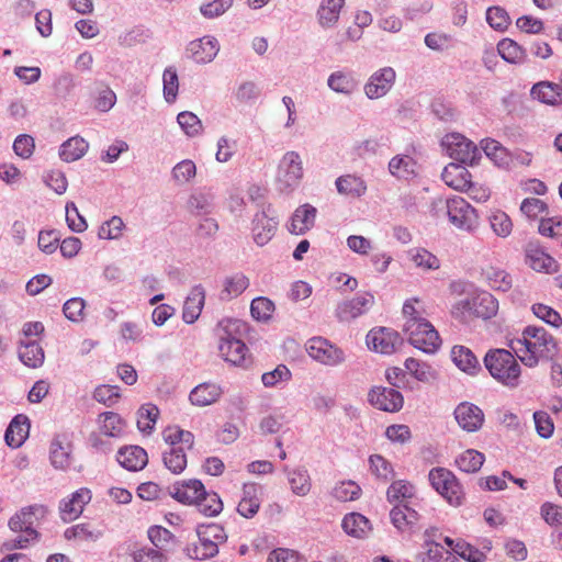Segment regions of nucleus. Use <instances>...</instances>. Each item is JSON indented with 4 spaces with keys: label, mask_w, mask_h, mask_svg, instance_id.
<instances>
[{
    "label": "nucleus",
    "mask_w": 562,
    "mask_h": 562,
    "mask_svg": "<svg viewBox=\"0 0 562 562\" xmlns=\"http://www.w3.org/2000/svg\"><path fill=\"white\" fill-rule=\"evenodd\" d=\"M484 460L483 453L474 449H469L456 459V464L462 472L474 473L482 468Z\"/></svg>",
    "instance_id": "obj_45"
},
{
    "label": "nucleus",
    "mask_w": 562,
    "mask_h": 562,
    "mask_svg": "<svg viewBox=\"0 0 562 562\" xmlns=\"http://www.w3.org/2000/svg\"><path fill=\"white\" fill-rule=\"evenodd\" d=\"M395 80L396 72L392 67L386 66L375 70L364 83L366 97L375 100L386 95L393 88Z\"/></svg>",
    "instance_id": "obj_10"
},
{
    "label": "nucleus",
    "mask_w": 562,
    "mask_h": 562,
    "mask_svg": "<svg viewBox=\"0 0 562 562\" xmlns=\"http://www.w3.org/2000/svg\"><path fill=\"white\" fill-rule=\"evenodd\" d=\"M526 262L538 272L552 273L557 271L555 260L537 247H529L526 250Z\"/></svg>",
    "instance_id": "obj_29"
},
{
    "label": "nucleus",
    "mask_w": 562,
    "mask_h": 562,
    "mask_svg": "<svg viewBox=\"0 0 562 562\" xmlns=\"http://www.w3.org/2000/svg\"><path fill=\"white\" fill-rule=\"evenodd\" d=\"M204 493V485L195 479L177 482L170 487V495L183 504H195Z\"/></svg>",
    "instance_id": "obj_19"
},
{
    "label": "nucleus",
    "mask_w": 562,
    "mask_h": 562,
    "mask_svg": "<svg viewBox=\"0 0 562 562\" xmlns=\"http://www.w3.org/2000/svg\"><path fill=\"white\" fill-rule=\"evenodd\" d=\"M91 501V492L88 488H79L75 493L71 494V497L68 501H63L60 503V516L65 522L72 521L77 519L86 504Z\"/></svg>",
    "instance_id": "obj_18"
},
{
    "label": "nucleus",
    "mask_w": 562,
    "mask_h": 562,
    "mask_svg": "<svg viewBox=\"0 0 562 562\" xmlns=\"http://www.w3.org/2000/svg\"><path fill=\"white\" fill-rule=\"evenodd\" d=\"M171 175L177 183H188L196 175L195 164L190 159L181 160L173 167Z\"/></svg>",
    "instance_id": "obj_59"
},
{
    "label": "nucleus",
    "mask_w": 562,
    "mask_h": 562,
    "mask_svg": "<svg viewBox=\"0 0 562 562\" xmlns=\"http://www.w3.org/2000/svg\"><path fill=\"white\" fill-rule=\"evenodd\" d=\"M198 542L186 548V553L190 559L206 560L218 553V548L212 541L204 540L202 537H198Z\"/></svg>",
    "instance_id": "obj_47"
},
{
    "label": "nucleus",
    "mask_w": 562,
    "mask_h": 562,
    "mask_svg": "<svg viewBox=\"0 0 562 562\" xmlns=\"http://www.w3.org/2000/svg\"><path fill=\"white\" fill-rule=\"evenodd\" d=\"M306 350L311 358L329 367L339 366L346 359L345 352L340 348L323 337L311 338Z\"/></svg>",
    "instance_id": "obj_9"
},
{
    "label": "nucleus",
    "mask_w": 562,
    "mask_h": 562,
    "mask_svg": "<svg viewBox=\"0 0 562 562\" xmlns=\"http://www.w3.org/2000/svg\"><path fill=\"white\" fill-rule=\"evenodd\" d=\"M415 495V487L408 481L397 480L387 487L386 498L390 503L407 504V499Z\"/></svg>",
    "instance_id": "obj_42"
},
{
    "label": "nucleus",
    "mask_w": 562,
    "mask_h": 562,
    "mask_svg": "<svg viewBox=\"0 0 562 562\" xmlns=\"http://www.w3.org/2000/svg\"><path fill=\"white\" fill-rule=\"evenodd\" d=\"M374 304L371 293L359 294L337 305L336 316L340 322H349L367 313Z\"/></svg>",
    "instance_id": "obj_14"
},
{
    "label": "nucleus",
    "mask_w": 562,
    "mask_h": 562,
    "mask_svg": "<svg viewBox=\"0 0 562 562\" xmlns=\"http://www.w3.org/2000/svg\"><path fill=\"white\" fill-rule=\"evenodd\" d=\"M372 406L384 412H398L404 404V397L397 390L385 386H373L368 393Z\"/></svg>",
    "instance_id": "obj_12"
},
{
    "label": "nucleus",
    "mask_w": 562,
    "mask_h": 562,
    "mask_svg": "<svg viewBox=\"0 0 562 562\" xmlns=\"http://www.w3.org/2000/svg\"><path fill=\"white\" fill-rule=\"evenodd\" d=\"M120 396L119 386L115 385H99L93 392V398L108 407L113 406Z\"/></svg>",
    "instance_id": "obj_63"
},
{
    "label": "nucleus",
    "mask_w": 562,
    "mask_h": 562,
    "mask_svg": "<svg viewBox=\"0 0 562 562\" xmlns=\"http://www.w3.org/2000/svg\"><path fill=\"white\" fill-rule=\"evenodd\" d=\"M443 144L447 146L450 157L462 165H473L480 155L474 143L460 134L447 136Z\"/></svg>",
    "instance_id": "obj_11"
},
{
    "label": "nucleus",
    "mask_w": 562,
    "mask_h": 562,
    "mask_svg": "<svg viewBox=\"0 0 562 562\" xmlns=\"http://www.w3.org/2000/svg\"><path fill=\"white\" fill-rule=\"evenodd\" d=\"M220 50L218 41L212 36L192 41L188 46L190 57L198 64L211 63Z\"/></svg>",
    "instance_id": "obj_17"
},
{
    "label": "nucleus",
    "mask_w": 562,
    "mask_h": 562,
    "mask_svg": "<svg viewBox=\"0 0 562 562\" xmlns=\"http://www.w3.org/2000/svg\"><path fill=\"white\" fill-rule=\"evenodd\" d=\"M361 488L353 481L340 482L333 490V495L340 502L355 501L360 496Z\"/></svg>",
    "instance_id": "obj_60"
},
{
    "label": "nucleus",
    "mask_w": 562,
    "mask_h": 562,
    "mask_svg": "<svg viewBox=\"0 0 562 562\" xmlns=\"http://www.w3.org/2000/svg\"><path fill=\"white\" fill-rule=\"evenodd\" d=\"M561 90L562 87L559 85H554L549 81H541L533 85L530 93L533 99L546 104L554 105L562 101Z\"/></svg>",
    "instance_id": "obj_32"
},
{
    "label": "nucleus",
    "mask_w": 562,
    "mask_h": 562,
    "mask_svg": "<svg viewBox=\"0 0 562 562\" xmlns=\"http://www.w3.org/2000/svg\"><path fill=\"white\" fill-rule=\"evenodd\" d=\"M415 160L409 156H395L389 162L390 172L398 179H408L415 175Z\"/></svg>",
    "instance_id": "obj_44"
},
{
    "label": "nucleus",
    "mask_w": 562,
    "mask_h": 562,
    "mask_svg": "<svg viewBox=\"0 0 562 562\" xmlns=\"http://www.w3.org/2000/svg\"><path fill=\"white\" fill-rule=\"evenodd\" d=\"M344 5L345 0H322L316 11L319 26L325 30L335 27Z\"/></svg>",
    "instance_id": "obj_23"
},
{
    "label": "nucleus",
    "mask_w": 562,
    "mask_h": 562,
    "mask_svg": "<svg viewBox=\"0 0 562 562\" xmlns=\"http://www.w3.org/2000/svg\"><path fill=\"white\" fill-rule=\"evenodd\" d=\"M453 414L458 425L468 432L477 431L483 426L484 413L472 403H460Z\"/></svg>",
    "instance_id": "obj_16"
},
{
    "label": "nucleus",
    "mask_w": 562,
    "mask_h": 562,
    "mask_svg": "<svg viewBox=\"0 0 562 562\" xmlns=\"http://www.w3.org/2000/svg\"><path fill=\"white\" fill-rule=\"evenodd\" d=\"M18 353L19 359L30 368L41 367L45 358L43 348L35 340L21 342Z\"/></svg>",
    "instance_id": "obj_34"
},
{
    "label": "nucleus",
    "mask_w": 562,
    "mask_h": 562,
    "mask_svg": "<svg viewBox=\"0 0 562 562\" xmlns=\"http://www.w3.org/2000/svg\"><path fill=\"white\" fill-rule=\"evenodd\" d=\"M497 311L498 301L491 293L482 291L458 301L452 307V315L462 322H469L474 317L490 319Z\"/></svg>",
    "instance_id": "obj_4"
},
{
    "label": "nucleus",
    "mask_w": 562,
    "mask_h": 562,
    "mask_svg": "<svg viewBox=\"0 0 562 562\" xmlns=\"http://www.w3.org/2000/svg\"><path fill=\"white\" fill-rule=\"evenodd\" d=\"M148 538L156 547V550L164 552L165 554L173 550L177 543L175 536L161 526L150 527L148 529Z\"/></svg>",
    "instance_id": "obj_38"
},
{
    "label": "nucleus",
    "mask_w": 562,
    "mask_h": 562,
    "mask_svg": "<svg viewBox=\"0 0 562 562\" xmlns=\"http://www.w3.org/2000/svg\"><path fill=\"white\" fill-rule=\"evenodd\" d=\"M164 440L170 445V447H186L192 449L194 443V436L188 430L181 429L179 426H168L162 431Z\"/></svg>",
    "instance_id": "obj_40"
},
{
    "label": "nucleus",
    "mask_w": 562,
    "mask_h": 562,
    "mask_svg": "<svg viewBox=\"0 0 562 562\" xmlns=\"http://www.w3.org/2000/svg\"><path fill=\"white\" fill-rule=\"evenodd\" d=\"M501 57L510 64H521L526 59V50L510 38H503L497 44Z\"/></svg>",
    "instance_id": "obj_41"
},
{
    "label": "nucleus",
    "mask_w": 562,
    "mask_h": 562,
    "mask_svg": "<svg viewBox=\"0 0 562 562\" xmlns=\"http://www.w3.org/2000/svg\"><path fill=\"white\" fill-rule=\"evenodd\" d=\"M278 221L270 214V206L267 210L256 213L252 220V238L258 246L267 245L276 234Z\"/></svg>",
    "instance_id": "obj_15"
},
{
    "label": "nucleus",
    "mask_w": 562,
    "mask_h": 562,
    "mask_svg": "<svg viewBox=\"0 0 562 562\" xmlns=\"http://www.w3.org/2000/svg\"><path fill=\"white\" fill-rule=\"evenodd\" d=\"M88 149V143L79 136L71 137L60 146L59 156L64 161L71 162L81 158Z\"/></svg>",
    "instance_id": "obj_39"
},
{
    "label": "nucleus",
    "mask_w": 562,
    "mask_h": 562,
    "mask_svg": "<svg viewBox=\"0 0 562 562\" xmlns=\"http://www.w3.org/2000/svg\"><path fill=\"white\" fill-rule=\"evenodd\" d=\"M116 459L117 462L128 471L143 470L148 462L146 450L139 446L121 448L117 452Z\"/></svg>",
    "instance_id": "obj_24"
},
{
    "label": "nucleus",
    "mask_w": 562,
    "mask_h": 562,
    "mask_svg": "<svg viewBox=\"0 0 562 562\" xmlns=\"http://www.w3.org/2000/svg\"><path fill=\"white\" fill-rule=\"evenodd\" d=\"M244 324L238 319L224 318L215 327L221 357L233 366H244L248 348L241 340Z\"/></svg>",
    "instance_id": "obj_1"
},
{
    "label": "nucleus",
    "mask_w": 562,
    "mask_h": 562,
    "mask_svg": "<svg viewBox=\"0 0 562 562\" xmlns=\"http://www.w3.org/2000/svg\"><path fill=\"white\" fill-rule=\"evenodd\" d=\"M86 301L82 297H71L63 306V313L69 321L79 323L83 319Z\"/></svg>",
    "instance_id": "obj_61"
},
{
    "label": "nucleus",
    "mask_w": 562,
    "mask_h": 562,
    "mask_svg": "<svg viewBox=\"0 0 562 562\" xmlns=\"http://www.w3.org/2000/svg\"><path fill=\"white\" fill-rule=\"evenodd\" d=\"M367 344L376 352L391 355L402 345V338L397 331L391 328L380 327L369 331L367 335Z\"/></svg>",
    "instance_id": "obj_13"
},
{
    "label": "nucleus",
    "mask_w": 562,
    "mask_h": 562,
    "mask_svg": "<svg viewBox=\"0 0 562 562\" xmlns=\"http://www.w3.org/2000/svg\"><path fill=\"white\" fill-rule=\"evenodd\" d=\"M405 368L411 374L422 382H429L435 378V371L425 362H420L415 358L405 360Z\"/></svg>",
    "instance_id": "obj_54"
},
{
    "label": "nucleus",
    "mask_w": 562,
    "mask_h": 562,
    "mask_svg": "<svg viewBox=\"0 0 562 562\" xmlns=\"http://www.w3.org/2000/svg\"><path fill=\"white\" fill-rule=\"evenodd\" d=\"M304 176L303 161L297 151H286L279 161L276 182L281 192L295 190Z\"/></svg>",
    "instance_id": "obj_6"
},
{
    "label": "nucleus",
    "mask_w": 562,
    "mask_h": 562,
    "mask_svg": "<svg viewBox=\"0 0 562 562\" xmlns=\"http://www.w3.org/2000/svg\"><path fill=\"white\" fill-rule=\"evenodd\" d=\"M101 432L109 437H119L124 430V422L114 412H104L99 415Z\"/></svg>",
    "instance_id": "obj_43"
},
{
    "label": "nucleus",
    "mask_w": 562,
    "mask_h": 562,
    "mask_svg": "<svg viewBox=\"0 0 562 562\" xmlns=\"http://www.w3.org/2000/svg\"><path fill=\"white\" fill-rule=\"evenodd\" d=\"M289 483L294 494L305 496L311 490V479L307 470L295 469L289 473Z\"/></svg>",
    "instance_id": "obj_51"
},
{
    "label": "nucleus",
    "mask_w": 562,
    "mask_h": 562,
    "mask_svg": "<svg viewBox=\"0 0 562 562\" xmlns=\"http://www.w3.org/2000/svg\"><path fill=\"white\" fill-rule=\"evenodd\" d=\"M453 552L468 562H484L485 554L463 540L456 542Z\"/></svg>",
    "instance_id": "obj_64"
},
{
    "label": "nucleus",
    "mask_w": 562,
    "mask_h": 562,
    "mask_svg": "<svg viewBox=\"0 0 562 562\" xmlns=\"http://www.w3.org/2000/svg\"><path fill=\"white\" fill-rule=\"evenodd\" d=\"M404 331L409 344L426 353L435 352L441 344L438 331L423 317L406 319Z\"/></svg>",
    "instance_id": "obj_5"
},
{
    "label": "nucleus",
    "mask_w": 562,
    "mask_h": 562,
    "mask_svg": "<svg viewBox=\"0 0 562 562\" xmlns=\"http://www.w3.org/2000/svg\"><path fill=\"white\" fill-rule=\"evenodd\" d=\"M200 513L207 517L217 516L223 510V502L214 492H206L195 503Z\"/></svg>",
    "instance_id": "obj_48"
},
{
    "label": "nucleus",
    "mask_w": 562,
    "mask_h": 562,
    "mask_svg": "<svg viewBox=\"0 0 562 562\" xmlns=\"http://www.w3.org/2000/svg\"><path fill=\"white\" fill-rule=\"evenodd\" d=\"M317 210L311 204L300 205L291 217L289 231L295 235H303L315 224Z\"/></svg>",
    "instance_id": "obj_22"
},
{
    "label": "nucleus",
    "mask_w": 562,
    "mask_h": 562,
    "mask_svg": "<svg viewBox=\"0 0 562 562\" xmlns=\"http://www.w3.org/2000/svg\"><path fill=\"white\" fill-rule=\"evenodd\" d=\"M428 477L431 486L451 505H461L464 493L452 472L443 468H435L429 472Z\"/></svg>",
    "instance_id": "obj_8"
},
{
    "label": "nucleus",
    "mask_w": 562,
    "mask_h": 562,
    "mask_svg": "<svg viewBox=\"0 0 562 562\" xmlns=\"http://www.w3.org/2000/svg\"><path fill=\"white\" fill-rule=\"evenodd\" d=\"M259 508L258 487L255 484H245L237 512L245 518H251L258 513Z\"/></svg>",
    "instance_id": "obj_30"
},
{
    "label": "nucleus",
    "mask_w": 562,
    "mask_h": 562,
    "mask_svg": "<svg viewBox=\"0 0 562 562\" xmlns=\"http://www.w3.org/2000/svg\"><path fill=\"white\" fill-rule=\"evenodd\" d=\"M205 301V291L202 285H195L187 296L182 311V319L193 324L200 316Z\"/></svg>",
    "instance_id": "obj_27"
},
{
    "label": "nucleus",
    "mask_w": 562,
    "mask_h": 562,
    "mask_svg": "<svg viewBox=\"0 0 562 562\" xmlns=\"http://www.w3.org/2000/svg\"><path fill=\"white\" fill-rule=\"evenodd\" d=\"M30 427L31 424L27 416L19 414L13 417L4 434L7 445L11 448L21 447L29 437Z\"/></svg>",
    "instance_id": "obj_21"
},
{
    "label": "nucleus",
    "mask_w": 562,
    "mask_h": 562,
    "mask_svg": "<svg viewBox=\"0 0 562 562\" xmlns=\"http://www.w3.org/2000/svg\"><path fill=\"white\" fill-rule=\"evenodd\" d=\"M125 224L120 216H112L109 221L104 222L98 232L101 239H119L122 236Z\"/></svg>",
    "instance_id": "obj_57"
},
{
    "label": "nucleus",
    "mask_w": 562,
    "mask_h": 562,
    "mask_svg": "<svg viewBox=\"0 0 562 562\" xmlns=\"http://www.w3.org/2000/svg\"><path fill=\"white\" fill-rule=\"evenodd\" d=\"M441 178L454 190L464 191L472 188L471 175L464 166L459 164H449L445 167Z\"/></svg>",
    "instance_id": "obj_25"
},
{
    "label": "nucleus",
    "mask_w": 562,
    "mask_h": 562,
    "mask_svg": "<svg viewBox=\"0 0 562 562\" xmlns=\"http://www.w3.org/2000/svg\"><path fill=\"white\" fill-rule=\"evenodd\" d=\"M177 122L182 131L190 137H194L202 132L201 120L192 112L184 111L178 114Z\"/></svg>",
    "instance_id": "obj_56"
},
{
    "label": "nucleus",
    "mask_w": 562,
    "mask_h": 562,
    "mask_svg": "<svg viewBox=\"0 0 562 562\" xmlns=\"http://www.w3.org/2000/svg\"><path fill=\"white\" fill-rule=\"evenodd\" d=\"M223 394L222 387L216 383L205 382L196 385L190 393L189 400L195 406H209L216 403Z\"/></svg>",
    "instance_id": "obj_26"
},
{
    "label": "nucleus",
    "mask_w": 562,
    "mask_h": 562,
    "mask_svg": "<svg viewBox=\"0 0 562 562\" xmlns=\"http://www.w3.org/2000/svg\"><path fill=\"white\" fill-rule=\"evenodd\" d=\"M484 366L503 385L515 389L520 384L521 368L509 350H490L484 357Z\"/></svg>",
    "instance_id": "obj_3"
},
{
    "label": "nucleus",
    "mask_w": 562,
    "mask_h": 562,
    "mask_svg": "<svg viewBox=\"0 0 562 562\" xmlns=\"http://www.w3.org/2000/svg\"><path fill=\"white\" fill-rule=\"evenodd\" d=\"M488 222L492 231L498 237L505 238L510 235L513 231V223L510 217L503 211H495L488 216Z\"/></svg>",
    "instance_id": "obj_52"
},
{
    "label": "nucleus",
    "mask_w": 562,
    "mask_h": 562,
    "mask_svg": "<svg viewBox=\"0 0 562 562\" xmlns=\"http://www.w3.org/2000/svg\"><path fill=\"white\" fill-rule=\"evenodd\" d=\"M40 510H43V507L36 505L21 509L20 513L15 514L9 520L10 529L15 532H23L31 538H37L38 533L33 527L36 521L35 514Z\"/></svg>",
    "instance_id": "obj_20"
},
{
    "label": "nucleus",
    "mask_w": 562,
    "mask_h": 562,
    "mask_svg": "<svg viewBox=\"0 0 562 562\" xmlns=\"http://www.w3.org/2000/svg\"><path fill=\"white\" fill-rule=\"evenodd\" d=\"M454 364L469 374H474L481 367L475 355L464 346H454L451 350Z\"/></svg>",
    "instance_id": "obj_31"
},
{
    "label": "nucleus",
    "mask_w": 562,
    "mask_h": 562,
    "mask_svg": "<svg viewBox=\"0 0 562 562\" xmlns=\"http://www.w3.org/2000/svg\"><path fill=\"white\" fill-rule=\"evenodd\" d=\"M249 285L248 278L238 272L233 276L225 278L223 282V290L221 291L220 297L223 301H229L239 296Z\"/></svg>",
    "instance_id": "obj_35"
},
{
    "label": "nucleus",
    "mask_w": 562,
    "mask_h": 562,
    "mask_svg": "<svg viewBox=\"0 0 562 562\" xmlns=\"http://www.w3.org/2000/svg\"><path fill=\"white\" fill-rule=\"evenodd\" d=\"M488 284L494 290L506 292L513 285V278L505 270L490 267L484 272Z\"/></svg>",
    "instance_id": "obj_50"
},
{
    "label": "nucleus",
    "mask_w": 562,
    "mask_h": 562,
    "mask_svg": "<svg viewBox=\"0 0 562 562\" xmlns=\"http://www.w3.org/2000/svg\"><path fill=\"white\" fill-rule=\"evenodd\" d=\"M186 447H170L164 452L162 461L165 467L175 474H180L187 467Z\"/></svg>",
    "instance_id": "obj_46"
},
{
    "label": "nucleus",
    "mask_w": 562,
    "mask_h": 562,
    "mask_svg": "<svg viewBox=\"0 0 562 562\" xmlns=\"http://www.w3.org/2000/svg\"><path fill=\"white\" fill-rule=\"evenodd\" d=\"M408 257L416 267L425 270H437L440 267L439 259L425 248L411 249Z\"/></svg>",
    "instance_id": "obj_49"
},
{
    "label": "nucleus",
    "mask_w": 562,
    "mask_h": 562,
    "mask_svg": "<svg viewBox=\"0 0 562 562\" xmlns=\"http://www.w3.org/2000/svg\"><path fill=\"white\" fill-rule=\"evenodd\" d=\"M336 188L340 194L353 198L362 196L367 191L366 182L355 175H344L336 179Z\"/></svg>",
    "instance_id": "obj_33"
},
{
    "label": "nucleus",
    "mask_w": 562,
    "mask_h": 562,
    "mask_svg": "<svg viewBox=\"0 0 562 562\" xmlns=\"http://www.w3.org/2000/svg\"><path fill=\"white\" fill-rule=\"evenodd\" d=\"M447 214L450 223L458 229L472 233L479 227L475 209L461 196L447 200Z\"/></svg>",
    "instance_id": "obj_7"
},
{
    "label": "nucleus",
    "mask_w": 562,
    "mask_h": 562,
    "mask_svg": "<svg viewBox=\"0 0 562 562\" xmlns=\"http://www.w3.org/2000/svg\"><path fill=\"white\" fill-rule=\"evenodd\" d=\"M164 97L168 103H172L178 94L179 81L178 75L173 67L165 69L162 75Z\"/></svg>",
    "instance_id": "obj_58"
},
{
    "label": "nucleus",
    "mask_w": 562,
    "mask_h": 562,
    "mask_svg": "<svg viewBox=\"0 0 562 562\" xmlns=\"http://www.w3.org/2000/svg\"><path fill=\"white\" fill-rule=\"evenodd\" d=\"M370 470L376 479L389 481L394 477L392 464L381 454H372L369 458Z\"/></svg>",
    "instance_id": "obj_53"
},
{
    "label": "nucleus",
    "mask_w": 562,
    "mask_h": 562,
    "mask_svg": "<svg viewBox=\"0 0 562 562\" xmlns=\"http://www.w3.org/2000/svg\"><path fill=\"white\" fill-rule=\"evenodd\" d=\"M517 344L524 346L526 355L520 359L530 368L536 367L540 359L552 360L558 355L557 341L543 327H526L522 339Z\"/></svg>",
    "instance_id": "obj_2"
},
{
    "label": "nucleus",
    "mask_w": 562,
    "mask_h": 562,
    "mask_svg": "<svg viewBox=\"0 0 562 562\" xmlns=\"http://www.w3.org/2000/svg\"><path fill=\"white\" fill-rule=\"evenodd\" d=\"M71 446L64 445L63 440L57 437L50 443V462L55 469L66 470L71 464Z\"/></svg>",
    "instance_id": "obj_36"
},
{
    "label": "nucleus",
    "mask_w": 562,
    "mask_h": 562,
    "mask_svg": "<svg viewBox=\"0 0 562 562\" xmlns=\"http://www.w3.org/2000/svg\"><path fill=\"white\" fill-rule=\"evenodd\" d=\"M327 86L336 93L350 97L358 89V80L349 71L336 70L328 76Z\"/></svg>",
    "instance_id": "obj_28"
},
{
    "label": "nucleus",
    "mask_w": 562,
    "mask_h": 562,
    "mask_svg": "<svg viewBox=\"0 0 562 562\" xmlns=\"http://www.w3.org/2000/svg\"><path fill=\"white\" fill-rule=\"evenodd\" d=\"M274 310L272 301L267 297H256L250 305L251 316L257 321H267Z\"/></svg>",
    "instance_id": "obj_62"
},
{
    "label": "nucleus",
    "mask_w": 562,
    "mask_h": 562,
    "mask_svg": "<svg viewBox=\"0 0 562 562\" xmlns=\"http://www.w3.org/2000/svg\"><path fill=\"white\" fill-rule=\"evenodd\" d=\"M341 526L346 533L356 538L366 537L370 530V521L359 513L346 515Z\"/></svg>",
    "instance_id": "obj_37"
},
{
    "label": "nucleus",
    "mask_w": 562,
    "mask_h": 562,
    "mask_svg": "<svg viewBox=\"0 0 562 562\" xmlns=\"http://www.w3.org/2000/svg\"><path fill=\"white\" fill-rule=\"evenodd\" d=\"M196 535L204 540L212 541L217 548L220 543L225 542L227 539L224 528L217 524L199 525Z\"/></svg>",
    "instance_id": "obj_55"
}]
</instances>
